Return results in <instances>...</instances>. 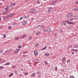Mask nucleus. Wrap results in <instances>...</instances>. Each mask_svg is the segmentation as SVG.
Segmentation results:
<instances>
[{
	"instance_id": "nucleus-21",
	"label": "nucleus",
	"mask_w": 78,
	"mask_h": 78,
	"mask_svg": "<svg viewBox=\"0 0 78 78\" xmlns=\"http://www.w3.org/2000/svg\"><path fill=\"white\" fill-rule=\"evenodd\" d=\"M53 3H57L58 2V0H55V1H52Z\"/></svg>"
},
{
	"instance_id": "nucleus-56",
	"label": "nucleus",
	"mask_w": 78,
	"mask_h": 78,
	"mask_svg": "<svg viewBox=\"0 0 78 78\" xmlns=\"http://www.w3.org/2000/svg\"><path fill=\"white\" fill-rule=\"evenodd\" d=\"M74 53H74V52H73V53H72V55H73V54H74Z\"/></svg>"
},
{
	"instance_id": "nucleus-27",
	"label": "nucleus",
	"mask_w": 78,
	"mask_h": 78,
	"mask_svg": "<svg viewBox=\"0 0 78 78\" xmlns=\"http://www.w3.org/2000/svg\"><path fill=\"white\" fill-rule=\"evenodd\" d=\"M3 36L4 37V38H5V37H6V35H5V34L3 35Z\"/></svg>"
},
{
	"instance_id": "nucleus-20",
	"label": "nucleus",
	"mask_w": 78,
	"mask_h": 78,
	"mask_svg": "<svg viewBox=\"0 0 78 78\" xmlns=\"http://www.w3.org/2000/svg\"><path fill=\"white\" fill-rule=\"evenodd\" d=\"M8 65H9V62H7L5 65V66H8Z\"/></svg>"
},
{
	"instance_id": "nucleus-61",
	"label": "nucleus",
	"mask_w": 78,
	"mask_h": 78,
	"mask_svg": "<svg viewBox=\"0 0 78 78\" xmlns=\"http://www.w3.org/2000/svg\"><path fill=\"white\" fill-rule=\"evenodd\" d=\"M60 1H62V0H59Z\"/></svg>"
},
{
	"instance_id": "nucleus-18",
	"label": "nucleus",
	"mask_w": 78,
	"mask_h": 78,
	"mask_svg": "<svg viewBox=\"0 0 78 78\" xmlns=\"http://www.w3.org/2000/svg\"><path fill=\"white\" fill-rule=\"evenodd\" d=\"M8 13L7 12H4L2 13V14H3V15H5V14H7Z\"/></svg>"
},
{
	"instance_id": "nucleus-62",
	"label": "nucleus",
	"mask_w": 78,
	"mask_h": 78,
	"mask_svg": "<svg viewBox=\"0 0 78 78\" xmlns=\"http://www.w3.org/2000/svg\"><path fill=\"white\" fill-rule=\"evenodd\" d=\"M44 0V1H46V0Z\"/></svg>"
},
{
	"instance_id": "nucleus-58",
	"label": "nucleus",
	"mask_w": 78,
	"mask_h": 78,
	"mask_svg": "<svg viewBox=\"0 0 78 78\" xmlns=\"http://www.w3.org/2000/svg\"><path fill=\"white\" fill-rule=\"evenodd\" d=\"M2 1L3 2H5V0H2Z\"/></svg>"
},
{
	"instance_id": "nucleus-51",
	"label": "nucleus",
	"mask_w": 78,
	"mask_h": 78,
	"mask_svg": "<svg viewBox=\"0 0 78 78\" xmlns=\"http://www.w3.org/2000/svg\"><path fill=\"white\" fill-rule=\"evenodd\" d=\"M51 5H55V3H53Z\"/></svg>"
},
{
	"instance_id": "nucleus-50",
	"label": "nucleus",
	"mask_w": 78,
	"mask_h": 78,
	"mask_svg": "<svg viewBox=\"0 0 78 78\" xmlns=\"http://www.w3.org/2000/svg\"><path fill=\"white\" fill-rule=\"evenodd\" d=\"M76 19H78V16H77V18H76Z\"/></svg>"
},
{
	"instance_id": "nucleus-10",
	"label": "nucleus",
	"mask_w": 78,
	"mask_h": 78,
	"mask_svg": "<svg viewBox=\"0 0 78 78\" xmlns=\"http://www.w3.org/2000/svg\"><path fill=\"white\" fill-rule=\"evenodd\" d=\"M26 37V35L25 34L21 35V38H23V37Z\"/></svg>"
},
{
	"instance_id": "nucleus-46",
	"label": "nucleus",
	"mask_w": 78,
	"mask_h": 78,
	"mask_svg": "<svg viewBox=\"0 0 78 78\" xmlns=\"http://www.w3.org/2000/svg\"><path fill=\"white\" fill-rule=\"evenodd\" d=\"M3 3H0V5H2Z\"/></svg>"
},
{
	"instance_id": "nucleus-12",
	"label": "nucleus",
	"mask_w": 78,
	"mask_h": 78,
	"mask_svg": "<svg viewBox=\"0 0 78 78\" xmlns=\"http://www.w3.org/2000/svg\"><path fill=\"white\" fill-rule=\"evenodd\" d=\"M47 46L44 47V48H43L41 49L42 50H45V49L47 48Z\"/></svg>"
},
{
	"instance_id": "nucleus-13",
	"label": "nucleus",
	"mask_w": 78,
	"mask_h": 78,
	"mask_svg": "<svg viewBox=\"0 0 78 78\" xmlns=\"http://www.w3.org/2000/svg\"><path fill=\"white\" fill-rule=\"evenodd\" d=\"M73 10H74V11H78V9L76 8H74Z\"/></svg>"
},
{
	"instance_id": "nucleus-54",
	"label": "nucleus",
	"mask_w": 78,
	"mask_h": 78,
	"mask_svg": "<svg viewBox=\"0 0 78 78\" xmlns=\"http://www.w3.org/2000/svg\"><path fill=\"white\" fill-rule=\"evenodd\" d=\"M75 3H76V4H78V2H75Z\"/></svg>"
},
{
	"instance_id": "nucleus-43",
	"label": "nucleus",
	"mask_w": 78,
	"mask_h": 78,
	"mask_svg": "<svg viewBox=\"0 0 78 78\" xmlns=\"http://www.w3.org/2000/svg\"><path fill=\"white\" fill-rule=\"evenodd\" d=\"M70 78H74L73 77V76H70Z\"/></svg>"
},
{
	"instance_id": "nucleus-36",
	"label": "nucleus",
	"mask_w": 78,
	"mask_h": 78,
	"mask_svg": "<svg viewBox=\"0 0 78 78\" xmlns=\"http://www.w3.org/2000/svg\"><path fill=\"white\" fill-rule=\"evenodd\" d=\"M39 45V44H36L35 45V47H37Z\"/></svg>"
},
{
	"instance_id": "nucleus-44",
	"label": "nucleus",
	"mask_w": 78,
	"mask_h": 78,
	"mask_svg": "<svg viewBox=\"0 0 78 78\" xmlns=\"http://www.w3.org/2000/svg\"><path fill=\"white\" fill-rule=\"evenodd\" d=\"M44 63H45V64H47L48 63L47 62H45Z\"/></svg>"
},
{
	"instance_id": "nucleus-8",
	"label": "nucleus",
	"mask_w": 78,
	"mask_h": 78,
	"mask_svg": "<svg viewBox=\"0 0 78 78\" xmlns=\"http://www.w3.org/2000/svg\"><path fill=\"white\" fill-rule=\"evenodd\" d=\"M45 56H46L48 57V56H50V54L49 53H46L45 54Z\"/></svg>"
},
{
	"instance_id": "nucleus-25",
	"label": "nucleus",
	"mask_w": 78,
	"mask_h": 78,
	"mask_svg": "<svg viewBox=\"0 0 78 78\" xmlns=\"http://www.w3.org/2000/svg\"><path fill=\"white\" fill-rule=\"evenodd\" d=\"M3 67H4L3 66H1L0 67V69H3Z\"/></svg>"
},
{
	"instance_id": "nucleus-16",
	"label": "nucleus",
	"mask_w": 78,
	"mask_h": 78,
	"mask_svg": "<svg viewBox=\"0 0 78 78\" xmlns=\"http://www.w3.org/2000/svg\"><path fill=\"white\" fill-rule=\"evenodd\" d=\"M50 9H53V8L52 7H49L48 8V12H50Z\"/></svg>"
},
{
	"instance_id": "nucleus-34",
	"label": "nucleus",
	"mask_w": 78,
	"mask_h": 78,
	"mask_svg": "<svg viewBox=\"0 0 78 78\" xmlns=\"http://www.w3.org/2000/svg\"><path fill=\"white\" fill-rule=\"evenodd\" d=\"M23 19V17H21L20 18V20H22Z\"/></svg>"
},
{
	"instance_id": "nucleus-37",
	"label": "nucleus",
	"mask_w": 78,
	"mask_h": 78,
	"mask_svg": "<svg viewBox=\"0 0 78 78\" xmlns=\"http://www.w3.org/2000/svg\"><path fill=\"white\" fill-rule=\"evenodd\" d=\"M60 31H61V32H63V30L60 29Z\"/></svg>"
},
{
	"instance_id": "nucleus-60",
	"label": "nucleus",
	"mask_w": 78,
	"mask_h": 78,
	"mask_svg": "<svg viewBox=\"0 0 78 78\" xmlns=\"http://www.w3.org/2000/svg\"><path fill=\"white\" fill-rule=\"evenodd\" d=\"M40 26H39L37 27V28H39V27Z\"/></svg>"
},
{
	"instance_id": "nucleus-52",
	"label": "nucleus",
	"mask_w": 78,
	"mask_h": 78,
	"mask_svg": "<svg viewBox=\"0 0 78 78\" xmlns=\"http://www.w3.org/2000/svg\"><path fill=\"white\" fill-rule=\"evenodd\" d=\"M67 62H70V61H69V60H68V61H67Z\"/></svg>"
},
{
	"instance_id": "nucleus-9",
	"label": "nucleus",
	"mask_w": 78,
	"mask_h": 78,
	"mask_svg": "<svg viewBox=\"0 0 78 78\" xmlns=\"http://www.w3.org/2000/svg\"><path fill=\"white\" fill-rule=\"evenodd\" d=\"M26 23H27V21H25L22 24L23 25H26Z\"/></svg>"
},
{
	"instance_id": "nucleus-53",
	"label": "nucleus",
	"mask_w": 78,
	"mask_h": 78,
	"mask_svg": "<svg viewBox=\"0 0 78 78\" xmlns=\"http://www.w3.org/2000/svg\"><path fill=\"white\" fill-rule=\"evenodd\" d=\"M16 50H18V51H19V50H20V49H16Z\"/></svg>"
},
{
	"instance_id": "nucleus-42",
	"label": "nucleus",
	"mask_w": 78,
	"mask_h": 78,
	"mask_svg": "<svg viewBox=\"0 0 78 78\" xmlns=\"http://www.w3.org/2000/svg\"><path fill=\"white\" fill-rule=\"evenodd\" d=\"M57 67H55V70H56V71L57 70Z\"/></svg>"
},
{
	"instance_id": "nucleus-32",
	"label": "nucleus",
	"mask_w": 78,
	"mask_h": 78,
	"mask_svg": "<svg viewBox=\"0 0 78 78\" xmlns=\"http://www.w3.org/2000/svg\"><path fill=\"white\" fill-rule=\"evenodd\" d=\"M18 52H19V51H15L14 53H18Z\"/></svg>"
},
{
	"instance_id": "nucleus-22",
	"label": "nucleus",
	"mask_w": 78,
	"mask_h": 78,
	"mask_svg": "<svg viewBox=\"0 0 78 78\" xmlns=\"http://www.w3.org/2000/svg\"><path fill=\"white\" fill-rule=\"evenodd\" d=\"M32 76H35V73H33L31 74Z\"/></svg>"
},
{
	"instance_id": "nucleus-6",
	"label": "nucleus",
	"mask_w": 78,
	"mask_h": 78,
	"mask_svg": "<svg viewBox=\"0 0 78 78\" xmlns=\"http://www.w3.org/2000/svg\"><path fill=\"white\" fill-rule=\"evenodd\" d=\"M14 14L13 13H11L8 16V17H12L13 16H14Z\"/></svg>"
},
{
	"instance_id": "nucleus-24",
	"label": "nucleus",
	"mask_w": 78,
	"mask_h": 78,
	"mask_svg": "<svg viewBox=\"0 0 78 78\" xmlns=\"http://www.w3.org/2000/svg\"><path fill=\"white\" fill-rule=\"evenodd\" d=\"M23 54H27V51H24L23 52Z\"/></svg>"
},
{
	"instance_id": "nucleus-19",
	"label": "nucleus",
	"mask_w": 78,
	"mask_h": 78,
	"mask_svg": "<svg viewBox=\"0 0 78 78\" xmlns=\"http://www.w3.org/2000/svg\"><path fill=\"white\" fill-rule=\"evenodd\" d=\"M20 39V37L18 38H15L14 39V41H16L17 40H18V39Z\"/></svg>"
},
{
	"instance_id": "nucleus-31",
	"label": "nucleus",
	"mask_w": 78,
	"mask_h": 78,
	"mask_svg": "<svg viewBox=\"0 0 78 78\" xmlns=\"http://www.w3.org/2000/svg\"><path fill=\"white\" fill-rule=\"evenodd\" d=\"M75 19H71L69 20L70 21H71V20H74Z\"/></svg>"
},
{
	"instance_id": "nucleus-4",
	"label": "nucleus",
	"mask_w": 78,
	"mask_h": 78,
	"mask_svg": "<svg viewBox=\"0 0 78 78\" xmlns=\"http://www.w3.org/2000/svg\"><path fill=\"white\" fill-rule=\"evenodd\" d=\"M31 12L34 13H36L37 12V10L36 9H33L32 10Z\"/></svg>"
},
{
	"instance_id": "nucleus-48",
	"label": "nucleus",
	"mask_w": 78,
	"mask_h": 78,
	"mask_svg": "<svg viewBox=\"0 0 78 78\" xmlns=\"http://www.w3.org/2000/svg\"><path fill=\"white\" fill-rule=\"evenodd\" d=\"M12 76L13 75V73H12L10 74Z\"/></svg>"
},
{
	"instance_id": "nucleus-29",
	"label": "nucleus",
	"mask_w": 78,
	"mask_h": 78,
	"mask_svg": "<svg viewBox=\"0 0 78 78\" xmlns=\"http://www.w3.org/2000/svg\"><path fill=\"white\" fill-rule=\"evenodd\" d=\"M12 67L13 69H15L16 68V66H12Z\"/></svg>"
},
{
	"instance_id": "nucleus-35",
	"label": "nucleus",
	"mask_w": 78,
	"mask_h": 78,
	"mask_svg": "<svg viewBox=\"0 0 78 78\" xmlns=\"http://www.w3.org/2000/svg\"><path fill=\"white\" fill-rule=\"evenodd\" d=\"M37 4H40V2H39V1H37Z\"/></svg>"
},
{
	"instance_id": "nucleus-38",
	"label": "nucleus",
	"mask_w": 78,
	"mask_h": 78,
	"mask_svg": "<svg viewBox=\"0 0 78 78\" xmlns=\"http://www.w3.org/2000/svg\"><path fill=\"white\" fill-rule=\"evenodd\" d=\"M3 50H1L0 51V53H3Z\"/></svg>"
},
{
	"instance_id": "nucleus-26",
	"label": "nucleus",
	"mask_w": 78,
	"mask_h": 78,
	"mask_svg": "<svg viewBox=\"0 0 78 78\" xmlns=\"http://www.w3.org/2000/svg\"><path fill=\"white\" fill-rule=\"evenodd\" d=\"M29 39H32V36H30L29 37Z\"/></svg>"
},
{
	"instance_id": "nucleus-49",
	"label": "nucleus",
	"mask_w": 78,
	"mask_h": 78,
	"mask_svg": "<svg viewBox=\"0 0 78 78\" xmlns=\"http://www.w3.org/2000/svg\"><path fill=\"white\" fill-rule=\"evenodd\" d=\"M1 20H2V18H1V17H0V22H1Z\"/></svg>"
},
{
	"instance_id": "nucleus-28",
	"label": "nucleus",
	"mask_w": 78,
	"mask_h": 78,
	"mask_svg": "<svg viewBox=\"0 0 78 78\" xmlns=\"http://www.w3.org/2000/svg\"><path fill=\"white\" fill-rule=\"evenodd\" d=\"M23 17L24 19H26V18H27V16H23Z\"/></svg>"
},
{
	"instance_id": "nucleus-1",
	"label": "nucleus",
	"mask_w": 78,
	"mask_h": 78,
	"mask_svg": "<svg viewBox=\"0 0 78 78\" xmlns=\"http://www.w3.org/2000/svg\"><path fill=\"white\" fill-rule=\"evenodd\" d=\"M73 16V13H69L67 16V18L68 19H70Z\"/></svg>"
},
{
	"instance_id": "nucleus-33",
	"label": "nucleus",
	"mask_w": 78,
	"mask_h": 78,
	"mask_svg": "<svg viewBox=\"0 0 78 78\" xmlns=\"http://www.w3.org/2000/svg\"><path fill=\"white\" fill-rule=\"evenodd\" d=\"M12 5L13 6H15L16 5V3H13V4H12Z\"/></svg>"
},
{
	"instance_id": "nucleus-11",
	"label": "nucleus",
	"mask_w": 78,
	"mask_h": 78,
	"mask_svg": "<svg viewBox=\"0 0 78 78\" xmlns=\"http://www.w3.org/2000/svg\"><path fill=\"white\" fill-rule=\"evenodd\" d=\"M41 31L38 32L36 34V35L38 36V35H39V34H41Z\"/></svg>"
},
{
	"instance_id": "nucleus-17",
	"label": "nucleus",
	"mask_w": 78,
	"mask_h": 78,
	"mask_svg": "<svg viewBox=\"0 0 78 78\" xmlns=\"http://www.w3.org/2000/svg\"><path fill=\"white\" fill-rule=\"evenodd\" d=\"M66 22H62L63 23V25H67V24L66 23Z\"/></svg>"
},
{
	"instance_id": "nucleus-63",
	"label": "nucleus",
	"mask_w": 78,
	"mask_h": 78,
	"mask_svg": "<svg viewBox=\"0 0 78 78\" xmlns=\"http://www.w3.org/2000/svg\"><path fill=\"white\" fill-rule=\"evenodd\" d=\"M22 70V71H23V70Z\"/></svg>"
},
{
	"instance_id": "nucleus-14",
	"label": "nucleus",
	"mask_w": 78,
	"mask_h": 78,
	"mask_svg": "<svg viewBox=\"0 0 78 78\" xmlns=\"http://www.w3.org/2000/svg\"><path fill=\"white\" fill-rule=\"evenodd\" d=\"M72 50L74 51H78V49H72Z\"/></svg>"
},
{
	"instance_id": "nucleus-5",
	"label": "nucleus",
	"mask_w": 78,
	"mask_h": 78,
	"mask_svg": "<svg viewBox=\"0 0 78 78\" xmlns=\"http://www.w3.org/2000/svg\"><path fill=\"white\" fill-rule=\"evenodd\" d=\"M47 31L48 33H50L51 31V29H50V27H48L47 28Z\"/></svg>"
},
{
	"instance_id": "nucleus-3",
	"label": "nucleus",
	"mask_w": 78,
	"mask_h": 78,
	"mask_svg": "<svg viewBox=\"0 0 78 78\" xmlns=\"http://www.w3.org/2000/svg\"><path fill=\"white\" fill-rule=\"evenodd\" d=\"M34 53L35 56H37L38 55V52H37V51L36 50H35L34 51Z\"/></svg>"
},
{
	"instance_id": "nucleus-23",
	"label": "nucleus",
	"mask_w": 78,
	"mask_h": 78,
	"mask_svg": "<svg viewBox=\"0 0 78 78\" xmlns=\"http://www.w3.org/2000/svg\"><path fill=\"white\" fill-rule=\"evenodd\" d=\"M41 28H44V26L43 25H41L40 26Z\"/></svg>"
},
{
	"instance_id": "nucleus-55",
	"label": "nucleus",
	"mask_w": 78,
	"mask_h": 78,
	"mask_svg": "<svg viewBox=\"0 0 78 78\" xmlns=\"http://www.w3.org/2000/svg\"><path fill=\"white\" fill-rule=\"evenodd\" d=\"M76 47H78V45H77L76 46Z\"/></svg>"
},
{
	"instance_id": "nucleus-40",
	"label": "nucleus",
	"mask_w": 78,
	"mask_h": 78,
	"mask_svg": "<svg viewBox=\"0 0 78 78\" xmlns=\"http://www.w3.org/2000/svg\"><path fill=\"white\" fill-rule=\"evenodd\" d=\"M11 27L9 26L8 27V29H11Z\"/></svg>"
},
{
	"instance_id": "nucleus-2",
	"label": "nucleus",
	"mask_w": 78,
	"mask_h": 78,
	"mask_svg": "<svg viewBox=\"0 0 78 78\" xmlns=\"http://www.w3.org/2000/svg\"><path fill=\"white\" fill-rule=\"evenodd\" d=\"M66 22H67V23H68V24H74V22H71L70 21H69L67 20L66 21Z\"/></svg>"
},
{
	"instance_id": "nucleus-30",
	"label": "nucleus",
	"mask_w": 78,
	"mask_h": 78,
	"mask_svg": "<svg viewBox=\"0 0 78 78\" xmlns=\"http://www.w3.org/2000/svg\"><path fill=\"white\" fill-rule=\"evenodd\" d=\"M18 47L19 48H22V46H18Z\"/></svg>"
},
{
	"instance_id": "nucleus-45",
	"label": "nucleus",
	"mask_w": 78,
	"mask_h": 78,
	"mask_svg": "<svg viewBox=\"0 0 78 78\" xmlns=\"http://www.w3.org/2000/svg\"><path fill=\"white\" fill-rule=\"evenodd\" d=\"M44 32H46V31H47V30H44Z\"/></svg>"
},
{
	"instance_id": "nucleus-15",
	"label": "nucleus",
	"mask_w": 78,
	"mask_h": 78,
	"mask_svg": "<svg viewBox=\"0 0 78 78\" xmlns=\"http://www.w3.org/2000/svg\"><path fill=\"white\" fill-rule=\"evenodd\" d=\"M66 58H62V62H64L66 61Z\"/></svg>"
},
{
	"instance_id": "nucleus-7",
	"label": "nucleus",
	"mask_w": 78,
	"mask_h": 78,
	"mask_svg": "<svg viewBox=\"0 0 78 78\" xmlns=\"http://www.w3.org/2000/svg\"><path fill=\"white\" fill-rule=\"evenodd\" d=\"M4 9L6 11H8L9 10V7H7L6 8H4Z\"/></svg>"
},
{
	"instance_id": "nucleus-41",
	"label": "nucleus",
	"mask_w": 78,
	"mask_h": 78,
	"mask_svg": "<svg viewBox=\"0 0 78 78\" xmlns=\"http://www.w3.org/2000/svg\"><path fill=\"white\" fill-rule=\"evenodd\" d=\"M72 46H70L68 47V48H72Z\"/></svg>"
},
{
	"instance_id": "nucleus-39",
	"label": "nucleus",
	"mask_w": 78,
	"mask_h": 78,
	"mask_svg": "<svg viewBox=\"0 0 78 78\" xmlns=\"http://www.w3.org/2000/svg\"><path fill=\"white\" fill-rule=\"evenodd\" d=\"M24 74H25V75H28V73H24Z\"/></svg>"
},
{
	"instance_id": "nucleus-47",
	"label": "nucleus",
	"mask_w": 78,
	"mask_h": 78,
	"mask_svg": "<svg viewBox=\"0 0 78 78\" xmlns=\"http://www.w3.org/2000/svg\"><path fill=\"white\" fill-rule=\"evenodd\" d=\"M11 76H11V74L9 75V77H11Z\"/></svg>"
},
{
	"instance_id": "nucleus-57",
	"label": "nucleus",
	"mask_w": 78,
	"mask_h": 78,
	"mask_svg": "<svg viewBox=\"0 0 78 78\" xmlns=\"http://www.w3.org/2000/svg\"><path fill=\"white\" fill-rule=\"evenodd\" d=\"M76 18H77V16H76L75 17V19H76Z\"/></svg>"
},
{
	"instance_id": "nucleus-59",
	"label": "nucleus",
	"mask_w": 78,
	"mask_h": 78,
	"mask_svg": "<svg viewBox=\"0 0 78 78\" xmlns=\"http://www.w3.org/2000/svg\"><path fill=\"white\" fill-rule=\"evenodd\" d=\"M0 61H2V59H0Z\"/></svg>"
}]
</instances>
